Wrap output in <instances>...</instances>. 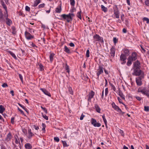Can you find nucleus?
<instances>
[{"label": "nucleus", "instance_id": "nucleus-1", "mask_svg": "<svg viewBox=\"0 0 149 149\" xmlns=\"http://www.w3.org/2000/svg\"><path fill=\"white\" fill-rule=\"evenodd\" d=\"M8 13L3 14L1 10L0 9V22L3 23L5 22L6 24L8 26H10L12 24V20L8 18Z\"/></svg>", "mask_w": 149, "mask_h": 149}, {"label": "nucleus", "instance_id": "nucleus-2", "mask_svg": "<svg viewBox=\"0 0 149 149\" xmlns=\"http://www.w3.org/2000/svg\"><path fill=\"white\" fill-rule=\"evenodd\" d=\"M74 9L70 10V11L71 13L73 12ZM74 16V14L72 13H69L68 14L66 15L65 14H63L61 15V17L62 18H58V19L61 20H65L66 19L68 22H69L71 21H72V18Z\"/></svg>", "mask_w": 149, "mask_h": 149}, {"label": "nucleus", "instance_id": "nucleus-3", "mask_svg": "<svg viewBox=\"0 0 149 149\" xmlns=\"http://www.w3.org/2000/svg\"><path fill=\"white\" fill-rule=\"evenodd\" d=\"M137 57L138 55L136 52H132L131 55L129 56L127 58L128 61L127 63V65L128 66H130L132 64V61H135L137 59Z\"/></svg>", "mask_w": 149, "mask_h": 149}, {"label": "nucleus", "instance_id": "nucleus-4", "mask_svg": "<svg viewBox=\"0 0 149 149\" xmlns=\"http://www.w3.org/2000/svg\"><path fill=\"white\" fill-rule=\"evenodd\" d=\"M139 93H141L149 98V89H146L145 87H141L138 88L137 90Z\"/></svg>", "mask_w": 149, "mask_h": 149}, {"label": "nucleus", "instance_id": "nucleus-5", "mask_svg": "<svg viewBox=\"0 0 149 149\" xmlns=\"http://www.w3.org/2000/svg\"><path fill=\"white\" fill-rule=\"evenodd\" d=\"M144 78V77L143 74L136 78V82L137 86H140L142 85V81Z\"/></svg>", "mask_w": 149, "mask_h": 149}, {"label": "nucleus", "instance_id": "nucleus-6", "mask_svg": "<svg viewBox=\"0 0 149 149\" xmlns=\"http://www.w3.org/2000/svg\"><path fill=\"white\" fill-rule=\"evenodd\" d=\"M134 71L132 74L134 75L139 76L143 74L144 76V73L140 69V68L134 69Z\"/></svg>", "mask_w": 149, "mask_h": 149}, {"label": "nucleus", "instance_id": "nucleus-7", "mask_svg": "<svg viewBox=\"0 0 149 149\" xmlns=\"http://www.w3.org/2000/svg\"><path fill=\"white\" fill-rule=\"evenodd\" d=\"M91 124L95 127H100L101 124L100 123H97V120L93 118H92L91 120Z\"/></svg>", "mask_w": 149, "mask_h": 149}, {"label": "nucleus", "instance_id": "nucleus-8", "mask_svg": "<svg viewBox=\"0 0 149 149\" xmlns=\"http://www.w3.org/2000/svg\"><path fill=\"white\" fill-rule=\"evenodd\" d=\"M120 60L122 62H121V63L122 64H124L126 62V60L127 59L126 56L123 54H121L120 56Z\"/></svg>", "mask_w": 149, "mask_h": 149}, {"label": "nucleus", "instance_id": "nucleus-9", "mask_svg": "<svg viewBox=\"0 0 149 149\" xmlns=\"http://www.w3.org/2000/svg\"><path fill=\"white\" fill-rule=\"evenodd\" d=\"M93 38L95 40V41H100L102 43L104 42L103 38L100 37L98 35L96 34L94 36Z\"/></svg>", "mask_w": 149, "mask_h": 149}, {"label": "nucleus", "instance_id": "nucleus-10", "mask_svg": "<svg viewBox=\"0 0 149 149\" xmlns=\"http://www.w3.org/2000/svg\"><path fill=\"white\" fill-rule=\"evenodd\" d=\"M111 104L112 105V108H113L116 111H117L118 112H121V109H120L118 106H117L114 102H112Z\"/></svg>", "mask_w": 149, "mask_h": 149}, {"label": "nucleus", "instance_id": "nucleus-11", "mask_svg": "<svg viewBox=\"0 0 149 149\" xmlns=\"http://www.w3.org/2000/svg\"><path fill=\"white\" fill-rule=\"evenodd\" d=\"M141 67V63L138 60H137L133 64V69L140 68Z\"/></svg>", "mask_w": 149, "mask_h": 149}, {"label": "nucleus", "instance_id": "nucleus-12", "mask_svg": "<svg viewBox=\"0 0 149 149\" xmlns=\"http://www.w3.org/2000/svg\"><path fill=\"white\" fill-rule=\"evenodd\" d=\"M95 93L92 91H91L90 92H89L88 95V101L89 102H91V99L93 97Z\"/></svg>", "mask_w": 149, "mask_h": 149}, {"label": "nucleus", "instance_id": "nucleus-13", "mask_svg": "<svg viewBox=\"0 0 149 149\" xmlns=\"http://www.w3.org/2000/svg\"><path fill=\"white\" fill-rule=\"evenodd\" d=\"M25 35L26 39L27 40H31L34 38V36L31 35L29 32L26 31Z\"/></svg>", "mask_w": 149, "mask_h": 149}, {"label": "nucleus", "instance_id": "nucleus-14", "mask_svg": "<svg viewBox=\"0 0 149 149\" xmlns=\"http://www.w3.org/2000/svg\"><path fill=\"white\" fill-rule=\"evenodd\" d=\"M103 68L101 66H99V68L97 70V75L98 77H99V75L103 73Z\"/></svg>", "mask_w": 149, "mask_h": 149}, {"label": "nucleus", "instance_id": "nucleus-15", "mask_svg": "<svg viewBox=\"0 0 149 149\" xmlns=\"http://www.w3.org/2000/svg\"><path fill=\"white\" fill-rule=\"evenodd\" d=\"M115 48L114 47H112L110 49V53L111 56H112L113 57L115 56Z\"/></svg>", "mask_w": 149, "mask_h": 149}, {"label": "nucleus", "instance_id": "nucleus-16", "mask_svg": "<svg viewBox=\"0 0 149 149\" xmlns=\"http://www.w3.org/2000/svg\"><path fill=\"white\" fill-rule=\"evenodd\" d=\"M28 135L27 136L28 138L29 139L31 138L32 137L34 136V134L31 132V130L30 129L28 130Z\"/></svg>", "mask_w": 149, "mask_h": 149}, {"label": "nucleus", "instance_id": "nucleus-17", "mask_svg": "<svg viewBox=\"0 0 149 149\" xmlns=\"http://www.w3.org/2000/svg\"><path fill=\"white\" fill-rule=\"evenodd\" d=\"M40 89L46 95L49 97L51 96L50 93L45 88H40Z\"/></svg>", "mask_w": 149, "mask_h": 149}, {"label": "nucleus", "instance_id": "nucleus-18", "mask_svg": "<svg viewBox=\"0 0 149 149\" xmlns=\"http://www.w3.org/2000/svg\"><path fill=\"white\" fill-rule=\"evenodd\" d=\"M114 12L116 18H119V14L120 13V12L118 8L114 10Z\"/></svg>", "mask_w": 149, "mask_h": 149}, {"label": "nucleus", "instance_id": "nucleus-19", "mask_svg": "<svg viewBox=\"0 0 149 149\" xmlns=\"http://www.w3.org/2000/svg\"><path fill=\"white\" fill-rule=\"evenodd\" d=\"M1 4L2 5L3 7L5 9V12L4 13V14L8 13L7 9V7L6 5L5 4L4 2H3V1H1Z\"/></svg>", "mask_w": 149, "mask_h": 149}, {"label": "nucleus", "instance_id": "nucleus-20", "mask_svg": "<svg viewBox=\"0 0 149 149\" xmlns=\"http://www.w3.org/2000/svg\"><path fill=\"white\" fill-rule=\"evenodd\" d=\"M95 108L96 111L99 113H100L101 109L98 104H96L95 105Z\"/></svg>", "mask_w": 149, "mask_h": 149}, {"label": "nucleus", "instance_id": "nucleus-21", "mask_svg": "<svg viewBox=\"0 0 149 149\" xmlns=\"http://www.w3.org/2000/svg\"><path fill=\"white\" fill-rule=\"evenodd\" d=\"M41 0H36L34 2L33 5H32V7H36L40 2Z\"/></svg>", "mask_w": 149, "mask_h": 149}, {"label": "nucleus", "instance_id": "nucleus-22", "mask_svg": "<svg viewBox=\"0 0 149 149\" xmlns=\"http://www.w3.org/2000/svg\"><path fill=\"white\" fill-rule=\"evenodd\" d=\"M64 51L66 53L68 54H70L71 53L70 50L65 45L64 48Z\"/></svg>", "mask_w": 149, "mask_h": 149}, {"label": "nucleus", "instance_id": "nucleus-23", "mask_svg": "<svg viewBox=\"0 0 149 149\" xmlns=\"http://www.w3.org/2000/svg\"><path fill=\"white\" fill-rule=\"evenodd\" d=\"M26 149H31L32 148V146L29 143H27L24 145Z\"/></svg>", "mask_w": 149, "mask_h": 149}, {"label": "nucleus", "instance_id": "nucleus-24", "mask_svg": "<svg viewBox=\"0 0 149 149\" xmlns=\"http://www.w3.org/2000/svg\"><path fill=\"white\" fill-rule=\"evenodd\" d=\"M61 11V6H58L55 9V11L56 13H60Z\"/></svg>", "mask_w": 149, "mask_h": 149}, {"label": "nucleus", "instance_id": "nucleus-25", "mask_svg": "<svg viewBox=\"0 0 149 149\" xmlns=\"http://www.w3.org/2000/svg\"><path fill=\"white\" fill-rule=\"evenodd\" d=\"M8 53L10 54L15 59H17V58L15 56V54L13 52L10 51H8Z\"/></svg>", "mask_w": 149, "mask_h": 149}, {"label": "nucleus", "instance_id": "nucleus-26", "mask_svg": "<svg viewBox=\"0 0 149 149\" xmlns=\"http://www.w3.org/2000/svg\"><path fill=\"white\" fill-rule=\"evenodd\" d=\"M12 137L11 134L10 133H9L7 135L6 140L8 141H9Z\"/></svg>", "mask_w": 149, "mask_h": 149}, {"label": "nucleus", "instance_id": "nucleus-27", "mask_svg": "<svg viewBox=\"0 0 149 149\" xmlns=\"http://www.w3.org/2000/svg\"><path fill=\"white\" fill-rule=\"evenodd\" d=\"M54 55L55 54L54 53H51L50 54L49 56V59L51 62H52V61H53V57L54 56Z\"/></svg>", "mask_w": 149, "mask_h": 149}, {"label": "nucleus", "instance_id": "nucleus-28", "mask_svg": "<svg viewBox=\"0 0 149 149\" xmlns=\"http://www.w3.org/2000/svg\"><path fill=\"white\" fill-rule=\"evenodd\" d=\"M101 8L102 11H104V13H106L107 11V8L105 7L104 5H101Z\"/></svg>", "mask_w": 149, "mask_h": 149}, {"label": "nucleus", "instance_id": "nucleus-29", "mask_svg": "<svg viewBox=\"0 0 149 149\" xmlns=\"http://www.w3.org/2000/svg\"><path fill=\"white\" fill-rule=\"evenodd\" d=\"M5 110V108L2 105H0V113H2Z\"/></svg>", "mask_w": 149, "mask_h": 149}, {"label": "nucleus", "instance_id": "nucleus-30", "mask_svg": "<svg viewBox=\"0 0 149 149\" xmlns=\"http://www.w3.org/2000/svg\"><path fill=\"white\" fill-rule=\"evenodd\" d=\"M65 70L67 72L69 73L70 72L69 66L68 65L67 63H66L65 64Z\"/></svg>", "mask_w": 149, "mask_h": 149}, {"label": "nucleus", "instance_id": "nucleus-31", "mask_svg": "<svg viewBox=\"0 0 149 149\" xmlns=\"http://www.w3.org/2000/svg\"><path fill=\"white\" fill-rule=\"evenodd\" d=\"M123 52L125 54V55L128 56L129 55V51L128 49H126L123 50Z\"/></svg>", "mask_w": 149, "mask_h": 149}, {"label": "nucleus", "instance_id": "nucleus-32", "mask_svg": "<svg viewBox=\"0 0 149 149\" xmlns=\"http://www.w3.org/2000/svg\"><path fill=\"white\" fill-rule=\"evenodd\" d=\"M119 95L123 99L125 100V96L121 92L119 91Z\"/></svg>", "mask_w": 149, "mask_h": 149}, {"label": "nucleus", "instance_id": "nucleus-33", "mask_svg": "<svg viewBox=\"0 0 149 149\" xmlns=\"http://www.w3.org/2000/svg\"><path fill=\"white\" fill-rule=\"evenodd\" d=\"M68 91L70 94L73 95V91L72 90V88L69 86L68 87Z\"/></svg>", "mask_w": 149, "mask_h": 149}, {"label": "nucleus", "instance_id": "nucleus-34", "mask_svg": "<svg viewBox=\"0 0 149 149\" xmlns=\"http://www.w3.org/2000/svg\"><path fill=\"white\" fill-rule=\"evenodd\" d=\"M102 118L103 120V121L105 123V124L106 126H107V121L105 118L104 114H103L102 116Z\"/></svg>", "mask_w": 149, "mask_h": 149}, {"label": "nucleus", "instance_id": "nucleus-35", "mask_svg": "<svg viewBox=\"0 0 149 149\" xmlns=\"http://www.w3.org/2000/svg\"><path fill=\"white\" fill-rule=\"evenodd\" d=\"M40 71H42L44 70V66L41 63L38 64Z\"/></svg>", "mask_w": 149, "mask_h": 149}, {"label": "nucleus", "instance_id": "nucleus-36", "mask_svg": "<svg viewBox=\"0 0 149 149\" xmlns=\"http://www.w3.org/2000/svg\"><path fill=\"white\" fill-rule=\"evenodd\" d=\"M62 142L64 147H67L69 146V145L67 144L66 141H62Z\"/></svg>", "mask_w": 149, "mask_h": 149}, {"label": "nucleus", "instance_id": "nucleus-37", "mask_svg": "<svg viewBox=\"0 0 149 149\" xmlns=\"http://www.w3.org/2000/svg\"><path fill=\"white\" fill-rule=\"evenodd\" d=\"M81 10H80V11L78 12L77 13V17L79 18L80 19H81Z\"/></svg>", "mask_w": 149, "mask_h": 149}, {"label": "nucleus", "instance_id": "nucleus-38", "mask_svg": "<svg viewBox=\"0 0 149 149\" xmlns=\"http://www.w3.org/2000/svg\"><path fill=\"white\" fill-rule=\"evenodd\" d=\"M11 29L12 30V33L13 34H15L16 33V29L15 27L14 26H12L11 27Z\"/></svg>", "mask_w": 149, "mask_h": 149}, {"label": "nucleus", "instance_id": "nucleus-39", "mask_svg": "<svg viewBox=\"0 0 149 149\" xmlns=\"http://www.w3.org/2000/svg\"><path fill=\"white\" fill-rule=\"evenodd\" d=\"M109 84L110 86H111L113 90L114 91H116V89L114 86L110 82L109 83Z\"/></svg>", "mask_w": 149, "mask_h": 149}, {"label": "nucleus", "instance_id": "nucleus-40", "mask_svg": "<svg viewBox=\"0 0 149 149\" xmlns=\"http://www.w3.org/2000/svg\"><path fill=\"white\" fill-rule=\"evenodd\" d=\"M70 5L72 6H74L75 4L74 0H70Z\"/></svg>", "mask_w": 149, "mask_h": 149}, {"label": "nucleus", "instance_id": "nucleus-41", "mask_svg": "<svg viewBox=\"0 0 149 149\" xmlns=\"http://www.w3.org/2000/svg\"><path fill=\"white\" fill-rule=\"evenodd\" d=\"M143 21H146L147 24L149 23V19L148 18L144 17L143 18Z\"/></svg>", "mask_w": 149, "mask_h": 149}, {"label": "nucleus", "instance_id": "nucleus-42", "mask_svg": "<svg viewBox=\"0 0 149 149\" xmlns=\"http://www.w3.org/2000/svg\"><path fill=\"white\" fill-rule=\"evenodd\" d=\"M42 130L43 131V132H44L45 131V129L46 127L45 124L44 123H42Z\"/></svg>", "mask_w": 149, "mask_h": 149}, {"label": "nucleus", "instance_id": "nucleus-43", "mask_svg": "<svg viewBox=\"0 0 149 149\" xmlns=\"http://www.w3.org/2000/svg\"><path fill=\"white\" fill-rule=\"evenodd\" d=\"M45 4L44 3L40 4L38 6V8H42L44 7L45 6Z\"/></svg>", "mask_w": 149, "mask_h": 149}, {"label": "nucleus", "instance_id": "nucleus-44", "mask_svg": "<svg viewBox=\"0 0 149 149\" xmlns=\"http://www.w3.org/2000/svg\"><path fill=\"white\" fill-rule=\"evenodd\" d=\"M41 108L45 113H47V110L46 108L43 107L42 106H41Z\"/></svg>", "mask_w": 149, "mask_h": 149}, {"label": "nucleus", "instance_id": "nucleus-45", "mask_svg": "<svg viewBox=\"0 0 149 149\" xmlns=\"http://www.w3.org/2000/svg\"><path fill=\"white\" fill-rule=\"evenodd\" d=\"M144 110L146 112H148L149 111V107L145 106L144 107Z\"/></svg>", "mask_w": 149, "mask_h": 149}, {"label": "nucleus", "instance_id": "nucleus-46", "mask_svg": "<svg viewBox=\"0 0 149 149\" xmlns=\"http://www.w3.org/2000/svg\"><path fill=\"white\" fill-rule=\"evenodd\" d=\"M118 131H119V132L121 134V135L122 136H124V132L123 130H122L120 129H119V130H118Z\"/></svg>", "mask_w": 149, "mask_h": 149}, {"label": "nucleus", "instance_id": "nucleus-47", "mask_svg": "<svg viewBox=\"0 0 149 149\" xmlns=\"http://www.w3.org/2000/svg\"><path fill=\"white\" fill-rule=\"evenodd\" d=\"M19 79H20L21 81H22V83H23V77H22V75L20 74H19Z\"/></svg>", "mask_w": 149, "mask_h": 149}, {"label": "nucleus", "instance_id": "nucleus-48", "mask_svg": "<svg viewBox=\"0 0 149 149\" xmlns=\"http://www.w3.org/2000/svg\"><path fill=\"white\" fill-rule=\"evenodd\" d=\"M54 140L57 142H58L59 141V139L58 137H55L54 138Z\"/></svg>", "mask_w": 149, "mask_h": 149}, {"label": "nucleus", "instance_id": "nucleus-49", "mask_svg": "<svg viewBox=\"0 0 149 149\" xmlns=\"http://www.w3.org/2000/svg\"><path fill=\"white\" fill-rule=\"evenodd\" d=\"M89 53H90L88 49L86 51V57L88 58L89 57V56H90Z\"/></svg>", "mask_w": 149, "mask_h": 149}, {"label": "nucleus", "instance_id": "nucleus-50", "mask_svg": "<svg viewBox=\"0 0 149 149\" xmlns=\"http://www.w3.org/2000/svg\"><path fill=\"white\" fill-rule=\"evenodd\" d=\"M42 116L44 118H45V120H48V118L47 116H46L45 115H44L43 113H42Z\"/></svg>", "mask_w": 149, "mask_h": 149}, {"label": "nucleus", "instance_id": "nucleus-51", "mask_svg": "<svg viewBox=\"0 0 149 149\" xmlns=\"http://www.w3.org/2000/svg\"><path fill=\"white\" fill-rule=\"evenodd\" d=\"M108 89L107 88H106L105 89V96H107L108 93Z\"/></svg>", "mask_w": 149, "mask_h": 149}, {"label": "nucleus", "instance_id": "nucleus-52", "mask_svg": "<svg viewBox=\"0 0 149 149\" xmlns=\"http://www.w3.org/2000/svg\"><path fill=\"white\" fill-rule=\"evenodd\" d=\"M113 42L114 44H116L118 41V39L116 37L113 38Z\"/></svg>", "mask_w": 149, "mask_h": 149}, {"label": "nucleus", "instance_id": "nucleus-53", "mask_svg": "<svg viewBox=\"0 0 149 149\" xmlns=\"http://www.w3.org/2000/svg\"><path fill=\"white\" fill-rule=\"evenodd\" d=\"M117 99L120 103H121L124 105H125L123 103L121 99H120L119 97H117Z\"/></svg>", "mask_w": 149, "mask_h": 149}, {"label": "nucleus", "instance_id": "nucleus-54", "mask_svg": "<svg viewBox=\"0 0 149 149\" xmlns=\"http://www.w3.org/2000/svg\"><path fill=\"white\" fill-rule=\"evenodd\" d=\"M145 2L146 5L149 6V0H145Z\"/></svg>", "mask_w": 149, "mask_h": 149}, {"label": "nucleus", "instance_id": "nucleus-55", "mask_svg": "<svg viewBox=\"0 0 149 149\" xmlns=\"http://www.w3.org/2000/svg\"><path fill=\"white\" fill-rule=\"evenodd\" d=\"M25 10L26 11H29L30 10V8L28 6H26L25 7Z\"/></svg>", "mask_w": 149, "mask_h": 149}, {"label": "nucleus", "instance_id": "nucleus-56", "mask_svg": "<svg viewBox=\"0 0 149 149\" xmlns=\"http://www.w3.org/2000/svg\"><path fill=\"white\" fill-rule=\"evenodd\" d=\"M14 118H14L13 117H12L11 118V122L12 124H14Z\"/></svg>", "mask_w": 149, "mask_h": 149}, {"label": "nucleus", "instance_id": "nucleus-57", "mask_svg": "<svg viewBox=\"0 0 149 149\" xmlns=\"http://www.w3.org/2000/svg\"><path fill=\"white\" fill-rule=\"evenodd\" d=\"M2 86L3 87H6L8 86L7 84L6 83H3L2 85Z\"/></svg>", "mask_w": 149, "mask_h": 149}, {"label": "nucleus", "instance_id": "nucleus-58", "mask_svg": "<svg viewBox=\"0 0 149 149\" xmlns=\"http://www.w3.org/2000/svg\"><path fill=\"white\" fill-rule=\"evenodd\" d=\"M121 18L123 21H124V15L123 14L121 15Z\"/></svg>", "mask_w": 149, "mask_h": 149}, {"label": "nucleus", "instance_id": "nucleus-59", "mask_svg": "<svg viewBox=\"0 0 149 149\" xmlns=\"http://www.w3.org/2000/svg\"><path fill=\"white\" fill-rule=\"evenodd\" d=\"M84 116V115L83 114H82L80 118V119L81 120H82Z\"/></svg>", "mask_w": 149, "mask_h": 149}, {"label": "nucleus", "instance_id": "nucleus-60", "mask_svg": "<svg viewBox=\"0 0 149 149\" xmlns=\"http://www.w3.org/2000/svg\"><path fill=\"white\" fill-rule=\"evenodd\" d=\"M135 97L139 101H140L141 100V98L139 96H135Z\"/></svg>", "mask_w": 149, "mask_h": 149}, {"label": "nucleus", "instance_id": "nucleus-61", "mask_svg": "<svg viewBox=\"0 0 149 149\" xmlns=\"http://www.w3.org/2000/svg\"><path fill=\"white\" fill-rule=\"evenodd\" d=\"M31 45L33 47H37L36 45L33 42L31 43Z\"/></svg>", "mask_w": 149, "mask_h": 149}, {"label": "nucleus", "instance_id": "nucleus-62", "mask_svg": "<svg viewBox=\"0 0 149 149\" xmlns=\"http://www.w3.org/2000/svg\"><path fill=\"white\" fill-rule=\"evenodd\" d=\"M18 104L23 109H24L25 108V107L24 106L22 105L21 104H20L19 103H18Z\"/></svg>", "mask_w": 149, "mask_h": 149}, {"label": "nucleus", "instance_id": "nucleus-63", "mask_svg": "<svg viewBox=\"0 0 149 149\" xmlns=\"http://www.w3.org/2000/svg\"><path fill=\"white\" fill-rule=\"evenodd\" d=\"M69 45L71 47H74V44L72 42L70 43Z\"/></svg>", "mask_w": 149, "mask_h": 149}, {"label": "nucleus", "instance_id": "nucleus-64", "mask_svg": "<svg viewBox=\"0 0 149 149\" xmlns=\"http://www.w3.org/2000/svg\"><path fill=\"white\" fill-rule=\"evenodd\" d=\"M141 51L143 53L145 52H146V50L142 47H141Z\"/></svg>", "mask_w": 149, "mask_h": 149}]
</instances>
